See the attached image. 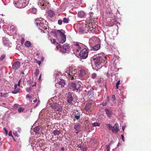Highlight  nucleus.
<instances>
[{"label": "nucleus", "mask_w": 151, "mask_h": 151, "mask_svg": "<svg viewBox=\"0 0 151 151\" xmlns=\"http://www.w3.org/2000/svg\"><path fill=\"white\" fill-rule=\"evenodd\" d=\"M93 61L96 67L101 68L106 63V57L102 54H99L94 57Z\"/></svg>", "instance_id": "nucleus-1"}, {"label": "nucleus", "mask_w": 151, "mask_h": 151, "mask_svg": "<svg viewBox=\"0 0 151 151\" xmlns=\"http://www.w3.org/2000/svg\"><path fill=\"white\" fill-rule=\"evenodd\" d=\"M65 74L69 79L74 80L76 79V77L75 75H77V71L75 69L71 68L66 71Z\"/></svg>", "instance_id": "nucleus-2"}, {"label": "nucleus", "mask_w": 151, "mask_h": 151, "mask_svg": "<svg viewBox=\"0 0 151 151\" xmlns=\"http://www.w3.org/2000/svg\"><path fill=\"white\" fill-rule=\"evenodd\" d=\"M29 1V0H14V3L17 7L21 8L27 6Z\"/></svg>", "instance_id": "nucleus-3"}, {"label": "nucleus", "mask_w": 151, "mask_h": 151, "mask_svg": "<svg viewBox=\"0 0 151 151\" xmlns=\"http://www.w3.org/2000/svg\"><path fill=\"white\" fill-rule=\"evenodd\" d=\"M55 36L58 38V40L60 43H63L65 42L66 37L65 34L59 30H57Z\"/></svg>", "instance_id": "nucleus-4"}, {"label": "nucleus", "mask_w": 151, "mask_h": 151, "mask_svg": "<svg viewBox=\"0 0 151 151\" xmlns=\"http://www.w3.org/2000/svg\"><path fill=\"white\" fill-rule=\"evenodd\" d=\"M38 5L42 9H48L50 7V3L47 0H39Z\"/></svg>", "instance_id": "nucleus-5"}, {"label": "nucleus", "mask_w": 151, "mask_h": 151, "mask_svg": "<svg viewBox=\"0 0 151 151\" xmlns=\"http://www.w3.org/2000/svg\"><path fill=\"white\" fill-rule=\"evenodd\" d=\"M35 24L37 27L41 30L44 31L47 29V25L42 23L40 19L37 18L35 21Z\"/></svg>", "instance_id": "nucleus-6"}, {"label": "nucleus", "mask_w": 151, "mask_h": 151, "mask_svg": "<svg viewBox=\"0 0 151 151\" xmlns=\"http://www.w3.org/2000/svg\"><path fill=\"white\" fill-rule=\"evenodd\" d=\"M106 126L108 129L111 130L113 132L116 133L119 131V125L117 123H116L113 127L110 124H107Z\"/></svg>", "instance_id": "nucleus-7"}, {"label": "nucleus", "mask_w": 151, "mask_h": 151, "mask_svg": "<svg viewBox=\"0 0 151 151\" xmlns=\"http://www.w3.org/2000/svg\"><path fill=\"white\" fill-rule=\"evenodd\" d=\"M50 106L55 111H62V106L56 103H50Z\"/></svg>", "instance_id": "nucleus-8"}, {"label": "nucleus", "mask_w": 151, "mask_h": 151, "mask_svg": "<svg viewBox=\"0 0 151 151\" xmlns=\"http://www.w3.org/2000/svg\"><path fill=\"white\" fill-rule=\"evenodd\" d=\"M88 50L86 48L83 49L79 53L80 56L83 59L87 58L88 55Z\"/></svg>", "instance_id": "nucleus-9"}, {"label": "nucleus", "mask_w": 151, "mask_h": 151, "mask_svg": "<svg viewBox=\"0 0 151 151\" xmlns=\"http://www.w3.org/2000/svg\"><path fill=\"white\" fill-rule=\"evenodd\" d=\"M70 47L67 44L65 43L63 45V48L61 50V52L64 53H68L70 51Z\"/></svg>", "instance_id": "nucleus-10"}, {"label": "nucleus", "mask_w": 151, "mask_h": 151, "mask_svg": "<svg viewBox=\"0 0 151 151\" xmlns=\"http://www.w3.org/2000/svg\"><path fill=\"white\" fill-rule=\"evenodd\" d=\"M20 66V63L19 61L15 62L12 65V67L14 70H15L19 69Z\"/></svg>", "instance_id": "nucleus-11"}, {"label": "nucleus", "mask_w": 151, "mask_h": 151, "mask_svg": "<svg viewBox=\"0 0 151 151\" xmlns=\"http://www.w3.org/2000/svg\"><path fill=\"white\" fill-rule=\"evenodd\" d=\"M93 89L92 88H91L87 94V96L89 99H91L93 96Z\"/></svg>", "instance_id": "nucleus-12"}, {"label": "nucleus", "mask_w": 151, "mask_h": 151, "mask_svg": "<svg viewBox=\"0 0 151 151\" xmlns=\"http://www.w3.org/2000/svg\"><path fill=\"white\" fill-rule=\"evenodd\" d=\"M74 99L71 93H68L67 97V101L68 103L72 104V102Z\"/></svg>", "instance_id": "nucleus-13"}, {"label": "nucleus", "mask_w": 151, "mask_h": 151, "mask_svg": "<svg viewBox=\"0 0 151 151\" xmlns=\"http://www.w3.org/2000/svg\"><path fill=\"white\" fill-rule=\"evenodd\" d=\"M65 84V83L64 80H61L60 81L56 84V86H59V88L60 87L63 88Z\"/></svg>", "instance_id": "nucleus-14"}, {"label": "nucleus", "mask_w": 151, "mask_h": 151, "mask_svg": "<svg viewBox=\"0 0 151 151\" xmlns=\"http://www.w3.org/2000/svg\"><path fill=\"white\" fill-rule=\"evenodd\" d=\"M87 71L84 69H81L78 72L79 75L81 77L84 76L86 74Z\"/></svg>", "instance_id": "nucleus-15"}, {"label": "nucleus", "mask_w": 151, "mask_h": 151, "mask_svg": "<svg viewBox=\"0 0 151 151\" xmlns=\"http://www.w3.org/2000/svg\"><path fill=\"white\" fill-rule=\"evenodd\" d=\"M69 87L70 88H73V91H78V88H77L76 86V84L75 83L71 82L69 84Z\"/></svg>", "instance_id": "nucleus-16"}, {"label": "nucleus", "mask_w": 151, "mask_h": 151, "mask_svg": "<svg viewBox=\"0 0 151 151\" xmlns=\"http://www.w3.org/2000/svg\"><path fill=\"white\" fill-rule=\"evenodd\" d=\"M81 115V113L79 112L78 111H77L75 112L74 118L77 120H79Z\"/></svg>", "instance_id": "nucleus-17"}, {"label": "nucleus", "mask_w": 151, "mask_h": 151, "mask_svg": "<svg viewBox=\"0 0 151 151\" xmlns=\"http://www.w3.org/2000/svg\"><path fill=\"white\" fill-rule=\"evenodd\" d=\"M91 107V104L90 103H88L86 105L85 107V110L87 111H89Z\"/></svg>", "instance_id": "nucleus-18"}, {"label": "nucleus", "mask_w": 151, "mask_h": 151, "mask_svg": "<svg viewBox=\"0 0 151 151\" xmlns=\"http://www.w3.org/2000/svg\"><path fill=\"white\" fill-rule=\"evenodd\" d=\"M81 126L79 124H76L74 126V129L77 131L80 132L81 131Z\"/></svg>", "instance_id": "nucleus-19"}, {"label": "nucleus", "mask_w": 151, "mask_h": 151, "mask_svg": "<svg viewBox=\"0 0 151 151\" xmlns=\"http://www.w3.org/2000/svg\"><path fill=\"white\" fill-rule=\"evenodd\" d=\"M79 17L81 18L83 17L85 15V14L83 11H81L78 12V14Z\"/></svg>", "instance_id": "nucleus-20"}, {"label": "nucleus", "mask_w": 151, "mask_h": 151, "mask_svg": "<svg viewBox=\"0 0 151 151\" xmlns=\"http://www.w3.org/2000/svg\"><path fill=\"white\" fill-rule=\"evenodd\" d=\"M40 128L39 127H36L34 129V132L36 133H39L40 132Z\"/></svg>", "instance_id": "nucleus-21"}, {"label": "nucleus", "mask_w": 151, "mask_h": 151, "mask_svg": "<svg viewBox=\"0 0 151 151\" xmlns=\"http://www.w3.org/2000/svg\"><path fill=\"white\" fill-rule=\"evenodd\" d=\"M52 133L55 136L59 135L61 133V132L59 130H55L52 132Z\"/></svg>", "instance_id": "nucleus-22"}, {"label": "nucleus", "mask_w": 151, "mask_h": 151, "mask_svg": "<svg viewBox=\"0 0 151 151\" xmlns=\"http://www.w3.org/2000/svg\"><path fill=\"white\" fill-rule=\"evenodd\" d=\"M48 16L50 17H53L55 15V13L53 12L51 10H49L47 12Z\"/></svg>", "instance_id": "nucleus-23"}, {"label": "nucleus", "mask_w": 151, "mask_h": 151, "mask_svg": "<svg viewBox=\"0 0 151 151\" xmlns=\"http://www.w3.org/2000/svg\"><path fill=\"white\" fill-rule=\"evenodd\" d=\"M100 47V45L99 44H98L93 47V50L94 51L98 50Z\"/></svg>", "instance_id": "nucleus-24"}, {"label": "nucleus", "mask_w": 151, "mask_h": 151, "mask_svg": "<svg viewBox=\"0 0 151 151\" xmlns=\"http://www.w3.org/2000/svg\"><path fill=\"white\" fill-rule=\"evenodd\" d=\"M110 100V97L109 96H107L106 97V99L105 102L102 103V105L103 106H105L107 104V103Z\"/></svg>", "instance_id": "nucleus-25"}, {"label": "nucleus", "mask_w": 151, "mask_h": 151, "mask_svg": "<svg viewBox=\"0 0 151 151\" xmlns=\"http://www.w3.org/2000/svg\"><path fill=\"white\" fill-rule=\"evenodd\" d=\"M105 111L106 112V114H107L108 116L110 117L111 114V112L107 109H106L105 110Z\"/></svg>", "instance_id": "nucleus-26"}, {"label": "nucleus", "mask_w": 151, "mask_h": 151, "mask_svg": "<svg viewBox=\"0 0 151 151\" xmlns=\"http://www.w3.org/2000/svg\"><path fill=\"white\" fill-rule=\"evenodd\" d=\"M30 11L34 14H36L37 12V9L34 7H32V9H30Z\"/></svg>", "instance_id": "nucleus-27"}, {"label": "nucleus", "mask_w": 151, "mask_h": 151, "mask_svg": "<svg viewBox=\"0 0 151 151\" xmlns=\"http://www.w3.org/2000/svg\"><path fill=\"white\" fill-rule=\"evenodd\" d=\"M31 44L29 41H26L25 43V46L27 47H29L30 46Z\"/></svg>", "instance_id": "nucleus-28"}, {"label": "nucleus", "mask_w": 151, "mask_h": 151, "mask_svg": "<svg viewBox=\"0 0 151 151\" xmlns=\"http://www.w3.org/2000/svg\"><path fill=\"white\" fill-rule=\"evenodd\" d=\"M92 125L93 127H99L100 126V123H98L97 122H95L93 123Z\"/></svg>", "instance_id": "nucleus-29"}, {"label": "nucleus", "mask_w": 151, "mask_h": 151, "mask_svg": "<svg viewBox=\"0 0 151 151\" xmlns=\"http://www.w3.org/2000/svg\"><path fill=\"white\" fill-rule=\"evenodd\" d=\"M20 90L19 88H17L16 90H15L12 92V93L13 94H16L18 93Z\"/></svg>", "instance_id": "nucleus-30"}, {"label": "nucleus", "mask_w": 151, "mask_h": 151, "mask_svg": "<svg viewBox=\"0 0 151 151\" xmlns=\"http://www.w3.org/2000/svg\"><path fill=\"white\" fill-rule=\"evenodd\" d=\"M63 22L64 23H68V19L64 17L63 19Z\"/></svg>", "instance_id": "nucleus-31"}, {"label": "nucleus", "mask_w": 151, "mask_h": 151, "mask_svg": "<svg viewBox=\"0 0 151 151\" xmlns=\"http://www.w3.org/2000/svg\"><path fill=\"white\" fill-rule=\"evenodd\" d=\"M97 76V74L95 73H93L91 74V77L93 79H95Z\"/></svg>", "instance_id": "nucleus-32"}, {"label": "nucleus", "mask_w": 151, "mask_h": 151, "mask_svg": "<svg viewBox=\"0 0 151 151\" xmlns=\"http://www.w3.org/2000/svg\"><path fill=\"white\" fill-rule=\"evenodd\" d=\"M57 98L56 97H55L52 98L50 99V100H49V101L50 102H51V101H53L54 102H55V100Z\"/></svg>", "instance_id": "nucleus-33"}, {"label": "nucleus", "mask_w": 151, "mask_h": 151, "mask_svg": "<svg viewBox=\"0 0 151 151\" xmlns=\"http://www.w3.org/2000/svg\"><path fill=\"white\" fill-rule=\"evenodd\" d=\"M39 69H37L36 70V72H35V75L36 76H37L39 75Z\"/></svg>", "instance_id": "nucleus-34"}, {"label": "nucleus", "mask_w": 151, "mask_h": 151, "mask_svg": "<svg viewBox=\"0 0 151 151\" xmlns=\"http://www.w3.org/2000/svg\"><path fill=\"white\" fill-rule=\"evenodd\" d=\"M6 55L4 54H3L1 55L0 58V60L2 61L5 57Z\"/></svg>", "instance_id": "nucleus-35"}, {"label": "nucleus", "mask_w": 151, "mask_h": 151, "mask_svg": "<svg viewBox=\"0 0 151 151\" xmlns=\"http://www.w3.org/2000/svg\"><path fill=\"white\" fill-rule=\"evenodd\" d=\"M24 109V108L23 107L19 108L18 110V112L19 113L23 111Z\"/></svg>", "instance_id": "nucleus-36"}, {"label": "nucleus", "mask_w": 151, "mask_h": 151, "mask_svg": "<svg viewBox=\"0 0 151 151\" xmlns=\"http://www.w3.org/2000/svg\"><path fill=\"white\" fill-rule=\"evenodd\" d=\"M120 81L119 80L116 84V89H118L119 88V85L120 83Z\"/></svg>", "instance_id": "nucleus-37"}, {"label": "nucleus", "mask_w": 151, "mask_h": 151, "mask_svg": "<svg viewBox=\"0 0 151 151\" xmlns=\"http://www.w3.org/2000/svg\"><path fill=\"white\" fill-rule=\"evenodd\" d=\"M26 90L27 92H29L31 91V89L30 88H26Z\"/></svg>", "instance_id": "nucleus-38"}, {"label": "nucleus", "mask_w": 151, "mask_h": 151, "mask_svg": "<svg viewBox=\"0 0 151 151\" xmlns=\"http://www.w3.org/2000/svg\"><path fill=\"white\" fill-rule=\"evenodd\" d=\"M63 21H62V20H61V19L58 20V24L59 25H61V24H62Z\"/></svg>", "instance_id": "nucleus-39"}, {"label": "nucleus", "mask_w": 151, "mask_h": 151, "mask_svg": "<svg viewBox=\"0 0 151 151\" xmlns=\"http://www.w3.org/2000/svg\"><path fill=\"white\" fill-rule=\"evenodd\" d=\"M51 42L52 43L55 44L56 43V40L55 39H52V40H51Z\"/></svg>", "instance_id": "nucleus-40"}, {"label": "nucleus", "mask_w": 151, "mask_h": 151, "mask_svg": "<svg viewBox=\"0 0 151 151\" xmlns=\"http://www.w3.org/2000/svg\"><path fill=\"white\" fill-rule=\"evenodd\" d=\"M112 97L113 100V102H114V101H115L116 100V97L114 95H112Z\"/></svg>", "instance_id": "nucleus-41"}, {"label": "nucleus", "mask_w": 151, "mask_h": 151, "mask_svg": "<svg viewBox=\"0 0 151 151\" xmlns=\"http://www.w3.org/2000/svg\"><path fill=\"white\" fill-rule=\"evenodd\" d=\"M26 97L27 98H28V99H31L32 98V97L31 96L28 95V94H27V95L26 96Z\"/></svg>", "instance_id": "nucleus-42"}, {"label": "nucleus", "mask_w": 151, "mask_h": 151, "mask_svg": "<svg viewBox=\"0 0 151 151\" xmlns=\"http://www.w3.org/2000/svg\"><path fill=\"white\" fill-rule=\"evenodd\" d=\"M106 148L107 149V151H110V147L109 145L107 146L106 147Z\"/></svg>", "instance_id": "nucleus-43"}, {"label": "nucleus", "mask_w": 151, "mask_h": 151, "mask_svg": "<svg viewBox=\"0 0 151 151\" xmlns=\"http://www.w3.org/2000/svg\"><path fill=\"white\" fill-rule=\"evenodd\" d=\"M4 132H5V134H7V133H8V131H7V130L5 128H4Z\"/></svg>", "instance_id": "nucleus-44"}, {"label": "nucleus", "mask_w": 151, "mask_h": 151, "mask_svg": "<svg viewBox=\"0 0 151 151\" xmlns=\"http://www.w3.org/2000/svg\"><path fill=\"white\" fill-rule=\"evenodd\" d=\"M24 41H25L24 39V38H22V39L21 40V43L22 44L24 43Z\"/></svg>", "instance_id": "nucleus-45"}, {"label": "nucleus", "mask_w": 151, "mask_h": 151, "mask_svg": "<svg viewBox=\"0 0 151 151\" xmlns=\"http://www.w3.org/2000/svg\"><path fill=\"white\" fill-rule=\"evenodd\" d=\"M21 79H20L19 81H18V86H20V83H21Z\"/></svg>", "instance_id": "nucleus-46"}, {"label": "nucleus", "mask_w": 151, "mask_h": 151, "mask_svg": "<svg viewBox=\"0 0 151 151\" xmlns=\"http://www.w3.org/2000/svg\"><path fill=\"white\" fill-rule=\"evenodd\" d=\"M60 143L59 142H56L54 144L55 146H58L60 145Z\"/></svg>", "instance_id": "nucleus-47"}, {"label": "nucleus", "mask_w": 151, "mask_h": 151, "mask_svg": "<svg viewBox=\"0 0 151 151\" xmlns=\"http://www.w3.org/2000/svg\"><path fill=\"white\" fill-rule=\"evenodd\" d=\"M10 136H12V131H9L8 134Z\"/></svg>", "instance_id": "nucleus-48"}, {"label": "nucleus", "mask_w": 151, "mask_h": 151, "mask_svg": "<svg viewBox=\"0 0 151 151\" xmlns=\"http://www.w3.org/2000/svg\"><path fill=\"white\" fill-rule=\"evenodd\" d=\"M121 137H122V139L123 140V141H124V136L123 135H121Z\"/></svg>", "instance_id": "nucleus-49"}, {"label": "nucleus", "mask_w": 151, "mask_h": 151, "mask_svg": "<svg viewBox=\"0 0 151 151\" xmlns=\"http://www.w3.org/2000/svg\"><path fill=\"white\" fill-rule=\"evenodd\" d=\"M37 64H38L40 65L41 63V61H40V60H38V61H37Z\"/></svg>", "instance_id": "nucleus-50"}, {"label": "nucleus", "mask_w": 151, "mask_h": 151, "mask_svg": "<svg viewBox=\"0 0 151 151\" xmlns=\"http://www.w3.org/2000/svg\"><path fill=\"white\" fill-rule=\"evenodd\" d=\"M6 105V103H3L2 104V105H1V106L3 107H5Z\"/></svg>", "instance_id": "nucleus-51"}, {"label": "nucleus", "mask_w": 151, "mask_h": 151, "mask_svg": "<svg viewBox=\"0 0 151 151\" xmlns=\"http://www.w3.org/2000/svg\"><path fill=\"white\" fill-rule=\"evenodd\" d=\"M41 76H42V74H41L40 76H39V78H38V80L39 81H40L41 80Z\"/></svg>", "instance_id": "nucleus-52"}, {"label": "nucleus", "mask_w": 151, "mask_h": 151, "mask_svg": "<svg viewBox=\"0 0 151 151\" xmlns=\"http://www.w3.org/2000/svg\"><path fill=\"white\" fill-rule=\"evenodd\" d=\"M76 46L78 47L80 46V45L78 43H76L74 44Z\"/></svg>", "instance_id": "nucleus-53"}, {"label": "nucleus", "mask_w": 151, "mask_h": 151, "mask_svg": "<svg viewBox=\"0 0 151 151\" xmlns=\"http://www.w3.org/2000/svg\"><path fill=\"white\" fill-rule=\"evenodd\" d=\"M86 29L87 30H89V29H88V28L89 27V26H86Z\"/></svg>", "instance_id": "nucleus-54"}, {"label": "nucleus", "mask_w": 151, "mask_h": 151, "mask_svg": "<svg viewBox=\"0 0 151 151\" xmlns=\"http://www.w3.org/2000/svg\"><path fill=\"white\" fill-rule=\"evenodd\" d=\"M65 150V148L64 147H62L61 149V151H64Z\"/></svg>", "instance_id": "nucleus-55"}, {"label": "nucleus", "mask_w": 151, "mask_h": 151, "mask_svg": "<svg viewBox=\"0 0 151 151\" xmlns=\"http://www.w3.org/2000/svg\"><path fill=\"white\" fill-rule=\"evenodd\" d=\"M14 89H16L17 88V85L16 84L14 85Z\"/></svg>", "instance_id": "nucleus-56"}, {"label": "nucleus", "mask_w": 151, "mask_h": 151, "mask_svg": "<svg viewBox=\"0 0 151 151\" xmlns=\"http://www.w3.org/2000/svg\"><path fill=\"white\" fill-rule=\"evenodd\" d=\"M7 94H8V93H4L3 94V95H4V96H3L6 97V95H7Z\"/></svg>", "instance_id": "nucleus-57"}, {"label": "nucleus", "mask_w": 151, "mask_h": 151, "mask_svg": "<svg viewBox=\"0 0 151 151\" xmlns=\"http://www.w3.org/2000/svg\"><path fill=\"white\" fill-rule=\"evenodd\" d=\"M125 128V127L124 126H123L122 127V129L123 131H124Z\"/></svg>", "instance_id": "nucleus-58"}, {"label": "nucleus", "mask_w": 151, "mask_h": 151, "mask_svg": "<svg viewBox=\"0 0 151 151\" xmlns=\"http://www.w3.org/2000/svg\"><path fill=\"white\" fill-rule=\"evenodd\" d=\"M77 47V49H79V50H80L81 49V47L80 46Z\"/></svg>", "instance_id": "nucleus-59"}, {"label": "nucleus", "mask_w": 151, "mask_h": 151, "mask_svg": "<svg viewBox=\"0 0 151 151\" xmlns=\"http://www.w3.org/2000/svg\"><path fill=\"white\" fill-rule=\"evenodd\" d=\"M0 93V96H1L2 97L4 96V95H3L2 93Z\"/></svg>", "instance_id": "nucleus-60"}, {"label": "nucleus", "mask_w": 151, "mask_h": 151, "mask_svg": "<svg viewBox=\"0 0 151 151\" xmlns=\"http://www.w3.org/2000/svg\"><path fill=\"white\" fill-rule=\"evenodd\" d=\"M37 101V99H35L33 100L34 102H36Z\"/></svg>", "instance_id": "nucleus-61"}, {"label": "nucleus", "mask_w": 151, "mask_h": 151, "mask_svg": "<svg viewBox=\"0 0 151 151\" xmlns=\"http://www.w3.org/2000/svg\"><path fill=\"white\" fill-rule=\"evenodd\" d=\"M79 49H76V52H78L79 51Z\"/></svg>", "instance_id": "nucleus-62"}, {"label": "nucleus", "mask_w": 151, "mask_h": 151, "mask_svg": "<svg viewBox=\"0 0 151 151\" xmlns=\"http://www.w3.org/2000/svg\"><path fill=\"white\" fill-rule=\"evenodd\" d=\"M36 86V84L35 83L33 85H32V86Z\"/></svg>", "instance_id": "nucleus-63"}, {"label": "nucleus", "mask_w": 151, "mask_h": 151, "mask_svg": "<svg viewBox=\"0 0 151 151\" xmlns=\"http://www.w3.org/2000/svg\"><path fill=\"white\" fill-rule=\"evenodd\" d=\"M21 73L23 74H24V73L23 71L22 72V73Z\"/></svg>", "instance_id": "nucleus-64"}]
</instances>
